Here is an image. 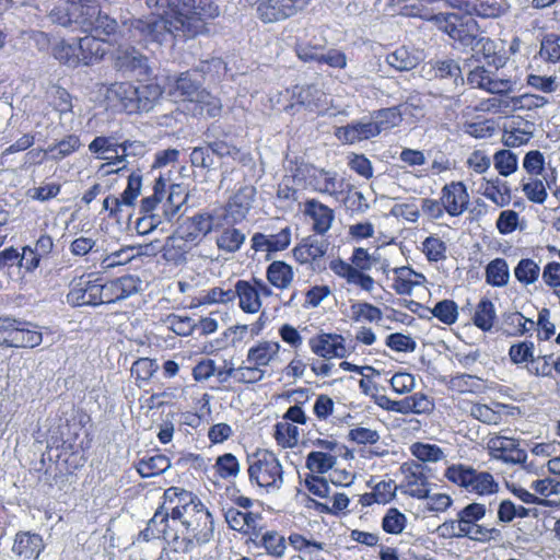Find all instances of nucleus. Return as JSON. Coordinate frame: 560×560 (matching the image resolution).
<instances>
[{"label":"nucleus","mask_w":560,"mask_h":560,"mask_svg":"<svg viewBox=\"0 0 560 560\" xmlns=\"http://www.w3.org/2000/svg\"><path fill=\"white\" fill-rule=\"evenodd\" d=\"M213 536L209 509L197 494L176 486L164 490L153 516L139 533L143 541L163 539L170 551L179 555L209 544Z\"/></svg>","instance_id":"obj_1"},{"label":"nucleus","mask_w":560,"mask_h":560,"mask_svg":"<svg viewBox=\"0 0 560 560\" xmlns=\"http://www.w3.org/2000/svg\"><path fill=\"white\" fill-rule=\"evenodd\" d=\"M213 536L209 509L197 494L176 486L164 490L153 516L139 533L143 541L163 539L170 551L179 555L209 544Z\"/></svg>","instance_id":"obj_2"},{"label":"nucleus","mask_w":560,"mask_h":560,"mask_svg":"<svg viewBox=\"0 0 560 560\" xmlns=\"http://www.w3.org/2000/svg\"><path fill=\"white\" fill-rule=\"evenodd\" d=\"M213 536L209 509L197 494L176 486L164 490L153 516L139 533L143 541L163 539L170 551L179 555L209 544Z\"/></svg>","instance_id":"obj_3"},{"label":"nucleus","mask_w":560,"mask_h":560,"mask_svg":"<svg viewBox=\"0 0 560 560\" xmlns=\"http://www.w3.org/2000/svg\"><path fill=\"white\" fill-rule=\"evenodd\" d=\"M154 13L135 19L130 26L145 43L172 45L207 32V24L219 15L213 0H144Z\"/></svg>","instance_id":"obj_4"},{"label":"nucleus","mask_w":560,"mask_h":560,"mask_svg":"<svg viewBox=\"0 0 560 560\" xmlns=\"http://www.w3.org/2000/svg\"><path fill=\"white\" fill-rule=\"evenodd\" d=\"M162 95L158 83L135 85L129 81L114 82L106 85L104 98L109 107L129 115L150 110Z\"/></svg>","instance_id":"obj_5"},{"label":"nucleus","mask_w":560,"mask_h":560,"mask_svg":"<svg viewBox=\"0 0 560 560\" xmlns=\"http://www.w3.org/2000/svg\"><path fill=\"white\" fill-rule=\"evenodd\" d=\"M247 475L252 486L267 493L280 490L284 482L283 466L275 452L257 448L247 455Z\"/></svg>","instance_id":"obj_6"},{"label":"nucleus","mask_w":560,"mask_h":560,"mask_svg":"<svg viewBox=\"0 0 560 560\" xmlns=\"http://www.w3.org/2000/svg\"><path fill=\"white\" fill-rule=\"evenodd\" d=\"M72 7H78L75 23L85 33H94L110 37L117 33L118 23L108 14L102 12L105 0H65Z\"/></svg>","instance_id":"obj_7"},{"label":"nucleus","mask_w":560,"mask_h":560,"mask_svg":"<svg viewBox=\"0 0 560 560\" xmlns=\"http://www.w3.org/2000/svg\"><path fill=\"white\" fill-rule=\"evenodd\" d=\"M103 277L97 272H85L69 283L67 302L73 307L100 306L104 304Z\"/></svg>","instance_id":"obj_8"},{"label":"nucleus","mask_w":560,"mask_h":560,"mask_svg":"<svg viewBox=\"0 0 560 560\" xmlns=\"http://www.w3.org/2000/svg\"><path fill=\"white\" fill-rule=\"evenodd\" d=\"M432 20L441 31L446 33L452 39L465 46L472 45L478 36V24L470 15L439 13L433 15Z\"/></svg>","instance_id":"obj_9"},{"label":"nucleus","mask_w":560,"mask_h":560,"mask_svg":"<svg viewBox=\"0 0 560 560\" xmlns=\"http://www.w3.org/2000/svg\"><path fill=\"white\" fill-rule=\"evenodd\" d=\"M399 470L402 480L399 485L400 491L413 499L423 500L429 498L431 483L429 481L430 468L415 459L404 462Z\"/></svg>","instance_id":"obj_10"},{"label":"nucleus","mask_w":560,"mask_h":560,"mask_svg":"<svg viewBox=\"0 0 560 560\" xmlns=\"http://www.w3.org/2000/svg\"><path fill=\"white\" fill-rule=\"evenodd\" d=\"M234 295L238 307L245 314H256L262 307V298L272 295V289L260 278L238 279L234 284Z\"/></svg>","instance_id":"obj_11"},{"label":"nucleus","mask_w":560,"mask_h":560,"mask_svg":"<svg viewBox=\"0 0 560 560\" xmlns=\"http://www.w3.org/2000/svg\"><path fill=\"white\" fill-rule=\"evenodd\" d=\"M213 220V214L206 211L187 217L178 225L176 230L177 236L173 238V243L176 241L184 242L188 249L198 246L212 231Z\"/></svg>","instance_id":"obj_12"},{"label":"nucleus","mask_w":560,"mask_h":560,"mask_svg":"<svg viewBox=\"0 0 560 560\" xmlns=\"http://www.w3.org/2000/svg\"><path fill=\"white\" fill-rule=\"evenodd\" d=\"M294 50L298 58L303 62L327 65L334 69H345L347 67L346 54L335 48L325 50L324 44L301 42L296 43Z\"/></svg>","instance_id":"obj_13"},{"label":"nucleus","mask_w":560,"mask_h":560,"mask_svg":"<svg viewBox=\"0 0 560 560\" xmlns=\"http://www.w3.org/2000/svg\"><path fill=\"white\" fill-rule=\"evenodd\" d=\"M311 0H258V19L264 23L287 20L302 11Z\"/></svg>","instance_id":"obj_14"},{"label":"nucleus","mask_w":560,"mask_h":560,"mask_svg":"<svg viewBox=\"0 0 560 560\" xmlns=\"http://www.w3.org/2000/svg\"><path fill=\"white\" fill-rule=\"evenodd\" d=\"M61 431L60 439L56 438L48 442L47 448L49 452H56L55 457L58 464H61L67 470L72 471L80 466H83L84 457L82 453L81 443H77L78 433H73V438L63 436Z\"/></svg>","instance_id":"obj_15"},{"label":"nucleus","mask_w":560,"mask_h":560,"mask_svg":"<svg viewBox=\"0 0 560 560\" xmlns=\"http://www.w3.org/2000/svg\"><path fill=\"white\" fill-rule=\"evenodd\" d=\"M288 544L298 553L299 560H330L331 553L324 541H319L308 535L291 532Z\"/></svg>","instance_id":"obj_16"},{"label":"nucleus","mask_w":560,"mask_h":560,"mask_svg":"<svg viewBox=\"0 0 560 560\" xmlns=\"http://www.w3.org/2000/svg\"><path fill=\"white\" fill-rule=\"evenodd\" d=\"M467 82L471 88L499 95H508L514 89V82L510 78H495L483 66H477L470 70Z\"/></svg>","instance_id":"obj_17"},{"label":"nucleus","mask_w":560,"mask_h":560,"mask_svg":"<svg viewBox=\"0 0 560 560\" xmlns=\"http://www.w3.org/2000/svg\"><path fill=\"white\" fill-rule=\"evenodd\" d=\"M535 124L522 116L509 117L502 127V143L506 148L527 144L534 136Z\"/></svg>","instance_id":"obj_18"},{"label":"nucleus","mask_w":560,"mask_h":560,"mask_svg":"<svg viewBox=\"0 0 560 560\" xmlns=\"http://www.w3.org/2000/svg\"><path fill=\"white\" fill-rule=\"evenodd\" d=\"M311 351L326 360L343 359L348 355L346 339L340 334L319 332L308 340Z\"/></svg>","instance_id":"obj_19"},{"label":"nucleus","mask_w":560,"mask_h":560,"mask_svg":"<svg viewBox=\"0 0 560 560\" xmlns=\"http://www.w3.org/2000/svg\"><path fill=\"white\" fill-rule=\"evenodd\" d=\"M254 196V188L237 189L223 207L222 221L228 225H235L245 220L252 208Z\"/></svg>","instance_id":"obj_20"},{"label":"nucleus","mask_w":560,"mask_h":560,"mask_svg":"<svg viewBox=\"0 0 560 560\" xmlns=\"http://www.w3.org/2000/svg\"><path fill=\"white\" fill-rule=\"evenodd\" d=\"M142 281L138 276L124 275L114 279L103 278L104 304H112L138 293Z\"/></svg>","instance_id":"obj_21"},{"label":"nucleus","mask_w":560,"mask_h":560,"mask_svg":"<svg viewBox=\"0 0 560 560\" xmlns=\"http://www.w3.org/2000/svg\"><path fill=\"white\" fill-rule=\"evenodd\" d=\"M142 186V177L140 174L132 172L128 177L127 187L119 197L107 196L103 201V209L108 211L109 217H119L122 207H131L140 195Z\"/></svg>","instance_id":"obj_22"},{"label":"nucleus","mask_w":560,"mask_h":560,"mask_svg":"<svg viewBox=\"0 0 560 560\" xmlns=\"http://www.w3.org/2000/svg\"><path fill=\"white\" fill-rule=\"evenodd\" d=\"M440 197L450 217L462 215L467 210L470 200L467 187L460 180L445 184L441 189Z\"/></svg>","instance_id":"obj_23"},{"label":"nucleus","mask_w":560,"mask_h":560,"mask_svg":"<svg viewBox=\"0 0 560 560\" xmlns=\"http://www.w3.org/2000/svg\"><path fill=\"white\" fill-rule=\"evenodd\" d=\"M291 242L292 230L290 226H285L276 234L254 233L250 238V247L256 253L265 252L271 255L288 249Z\"/></svg>","instance_id":"obj_24"},{"label":"nucleus","mask_w":560,"mask_h":560,"mask_svg":"<svg viewBox=\"0 0 560 560\" xmlns=\"http://www.w3.org/2000/svg\"><path fill=\"white\" fill-rule=\"evenodd\" d=\"M11 550L20 559L37 560L45 550V542L37 533L20 530L14 535Z\"/></svg>","instance_id":"obj_25"},{"label":"nucleus","mask_w":560,"mask_h":560,"mask_svg":"<svg viewBox=\"0 0 560 560\" xmlns=\"http://www.w3.org/2000/svg\"><path fill=\"white\" fill-rule=\"evenodd\" d=\"M101 35H89L79 39L80 65L90 66L104 59L110 51L113 43Z\"/></svg>","instance_id":"obj_26"},{"label":"nucleus","mask_w":560,"mask_h":560,"mask_svg":"<svg viewBox=\"0 0 560 560\" xmlns=\"http://www.w3.org/2000/svg\"><path fill=\"white\" fill-rule=\"evenodd\" d=\"M488 447L493 457L505 463L521 464L527 458V454L520 447L516 439L495 436L489 440Z\"/></svg>","instance_id":"obj_27"},{"label":"nucleus","mask_w":560,"mask_h":560,"mask_svg":"<svg viewBox=\"0 0 560 560\" xmlns=\"http://www.w3.org/2000/svg\"><path fill=\"white\" fill-rule=\"evenodd\" d=\"M114 66L121 72H138L145 75L150 73L148 58L132 46L117 48Z\"/></svg>","instance_id":"obj_28"},{"label":"nucleus","mask_w":560,"mask_h":560,"mask_svg":"<svg viewBox=\"0 0 560 560\" xmlns=\"http://www.w3.org/2000/svg\"><path fill=\"white\" fill-rule=\"evenodd\" d=\"M224 517L229 527L235 532L255 537H258L260 534V513L242 512L231 506L225 511Z\"/></svg>","instance_id":"obj_29"},{"label":"nucleus","mask_w":560,"mask_h":560,"mask_svg":"<svg viewBox=\"0 0 560 560\" xmlns=\"http://www.w3.org/2000/svg\"><path fill=\"white\" fill-rule=\"evenodd\" d=\"M329 268L336 276L345 279L348 284L357 285L366 292H371L374 289V279L353 267L351 261L348 262L341 258L332 259Z\"/></svg>","instance_id":"obj_30"},{"label":"nucleus","mask_w":560,"mask_h":560,"mask_svg":"<svg viewBox=\"0 0 560 560\" xmlns=\"http://www.w3.org/2000/svg\"><path fill=\"white\" fill-rule=\"evenodd\" d=\"M304 214L312 220V231L317 235L326 234L335 219L334 210L317 199L305 201Z\"/></svg>","instance_id":"obj_31"},{"label":"nucleus","mask_w":560,"mask_h":560,"mask_svg":"<svg viewBox=\"0 0 560 560\" xmlns=\"http://www.w3.org/2000/svg\"><path fill=\"white\" fill-rule=\"evenodd\" d=\"M326 252L327 245L324 242L314 236H307L293 247L292 256L300 265L314 266L324 258Z\"/></svg>","instance_id":"obj_32"},{"label":"nucleus","mask_w":560,"mask_h":560,"mask_svg":"<svg viewBox=\"0 0 560 560\" xmlns=\"http://www.w3.org/2000/svg\"><path fill=\"white\" fill-rule=\"evenodd\" d=\"M280 349L281 345L278 341L259 340L247 350L245 362L266 370L278 359Z\"/></svg>","instance_id":"obj_33"},{"label":"nucleus","mask_w":560,"mask_h":560,"mask_svg":"<svg viewBox=\"0 0 560 560\" xmlns=\"http://www.w3.org/2000/svg\"><path fill=\"white\" fill-rule=\"evenodd\" d=\"M294 276L293 267L284 260H273L266 268L267 284L280 291L291 287Z\"/></svg>","instance_id":"obj_34"},{"label":"nucleus","mask_w":560,"mask_h":560,"mask_svg":"<svg viewBox=\"0 0 560 560\" xmlns=\"http://www.w3.org/2000/svg\"><path fill=\"white\" fill-rule=\"evenodd\" d=\"M392 289L398 295H410L415 287L423 283L425 277L415 271L411 267L402 266L395 268Z\"/></svg>","instance_id":"obj_35"},{"label":"nucleus","mask_w":560,"mask_h":560,"mask_svg":"<svg viewBox=\"0 0 560 560\" xmlns=\"http://www.w3.org/2000/svg\"><path fill=\"white\" fill-rule=\"evenodd\" d=\"M12 343V348H35L43 341V334L37 326L26 323H15L14 332L11 335L9 340Z\"/></svg>","instance_id":"obj_36"},{"label":"nucleus","mask_w":560,"mask_h":560,"mask_svg":"<svg viewBox=\"0 0 560 560\" xmlns=\"http://www.w3.org/2000/svg\"><path fill=\"white\" fill-rule=\"evenodd\" d=\"M481 188V194L495 206L503 208L511 203L512 190L506 180L499 177L485 179Z\"/></svg>","instance_id":"obj_37"},{"label":"nucleus","mask_w":560,"mask_h":560,"mask_svg":"<svg viewBox=\"0 0 560 560\" xmlns=\"http://www.w3.org/2000/svg\"><path fill=\"white\" fill-rule=\"evenodd\" d=\"M446 387L451 392L458 394H482L487 389L483 378L467 373H458L450 377Z\"/></svg>","instance_id":"obj_38"},{"label":"nucleus","mask_w":560,"mask_h":560,"mask_svg":"<svg viewBox=\"0 0 560 560\" xmlns=\"http://www.w3.org/2000/svg\"><path fill=\"white\" fill-rule=\"evenodd\" d=\"M526 369L533 376L555 378L560 376V355L550 353L533 357Z\"/></svg>","instance_id":"obj_39"},{"label":"nucleus","mask_w":560,"mask_h":560,"mask_svg":"<svg viewBox=\"0 0 560 560\" xmlns=\"http://www.w3.org/2000/svg\"><path fill=\"white\" fill-rule=\"evenodd\" d=\"M499 486L493 476L488 471H478L472 468V474L468 477L465 490L477 495H490L498 492Z\"/></svg>","instance_id":"obj_40"},{"label":"nucleus","mask_w":560,"mask_h":560,"mask_svg":"<svg viewBox=\"0 0 560 560\" xmlns=\"http://www.w3.org/2000/svg\"><path fill=\"white\" fill-rule=\"evenodd\" d=\"M371 122H355L340 127L336 131V137L348 144H353L363 140L376 137Z\"/></svg>","instance_id":"obj_41"},{"label":"nucleus","mask_w":560,"mask_h":560,"mask_svg":"<svg viewBox=\"0 0 560 560\" xmlns=\"http://www.w3.org/2000/svg\"><path fill=\"white\" fill-rule=\"evenodd\" d=\"M235 301L234 287L233 288H221L213 287L208 290H203L199 296L192 300L191 306L199 307L203 305L214 304H229Z\"/></svg>","instance_id":"obj_42"},{"label":"nucleus","mask_w":560,"mask_h":560,"mask_svg":"<svg viewBox=\"0 0 560 560\" xmlns=\"http://www.w3.org/2000/svg\"><path fill=\"white\" fill-rule=\"evenodd\" d=\"M373 120L370 121L375 135L378 136L382 131L389 130L397 127L402 121V115L398 106L386 107L375 110L372 114Z\"/></svg>","instance_id":"obj_43"},{"label":"nucleus","mask_w":560,"mask_h":560,"mask_svg":"<svg viewBox=\"0 0 560 560\" xmlns=\"http://www.w3.org/2000/svg\"><path fill=\"white\" fill-rule=\"evenodd\" d=\"M495 319L497 313L493 302L488 298H482L475 308L472 316L474 325L487 332L493 328Z\"/></svg>","instance_id":"obj_44"},{"label":"nucleus","mask_w":560,"mask_h":560,"mask_svg":"<svg viewBox=\"0 0 560 560\" xmlns=\"http://www.w3.org/2000/svg\"><path fill=\"white\" fill-rule=\"evenodd\" d=\"M191 102L195 103V112L200 116L215 118L221 115V100L205 89H202Z\"/></svg>","instance_id":"obj_45"},{"label":"nucleus","mask_w":560,"mask_h":560,"mask_svg":"<svg viewBox=\"0 0 560 560\" xmlns=\"http://www.w3.org/2000/svg\"><path fill=\"white\" fill-rule=\"evenodd\" d=\"M52 57L59 61V63L72 68L80 66V50L79 43L71 44L66 39H60L51 47Z\"/></svg>","instance_id":"obj_46"},{"label":"nucleus","mask_w":560,"mask_h":560,"mask_svg":"<svg viewBox=\"0 0 560 560\" xmlns=\"http://www.w3.org/2000/svg\"><path fill=\"white\" fill-rule=\"evenodd\" d=\"M350 311L354 323L378 325L383 320L382 310L370 302H355L351 304Z\"/></svg>","instance_id":"obj_47"},{"label":"nucleus","mask_w":560,"mask_h":560,"mask_svg":"<svg viewBox=\"0 0 560 560\" xmlns=\"http://www.w3.org/2000/svg\"><path fill=\"white\" fill-rule=\"evenodd\" d=\"M257 546L270 557L282 558L287 551V539L278 530L271 529L261 534Z\"/></svg>","instance_id":"obj_48"},{"label":"nucleus","mask_w":560,"mask_h":560,"mask_svg":"<svg viewBox=\"0 0 560 560\" xmlns=\"http://www.w3.org/2000/svg\"><path fill=\"white\" fill-rule=\"evenodd\" d=\"M337 463V456L323 451L310 452L305 458V467L308 474L325 475L334 468Z\"/></svg>","instance_id":"obj_49"},{"label":"nucleus","mask_w":560,"mask_h":560,"mask_svg":"<svg viewBox=\"0 0 560 560\" xmlns=\"http://www.w3.org/2000/svg\"><path fill=\"white\" fill-rule=\"evenodd\" d=\"M170 467L171 460L166 455L154 454L142 458L137 465V470L141 477L149 478L166 471Z\"/></svg>","instance_id":"obj_50"},{"label":"nucleus","mask_w":560,"mask_h":560,"mask_svg":"<svg viewBox=\"0 0 560 560\" xmlns=\"http://www.w3.org/2000/svg\"><path fill=\"white\" fill-rule=\"evenodd\" d=\"M510 270L504 258H494L486 266V282L491 287H504L509 283Z\"/></svg>","instance_id":"obj_51"},{"label":"nucleus","mask_w":560,"mask_h":560,"mask_svg":"<svg viewBox=\"0 0 560 560\" xmlns=\"http://www.w3.org/2000/svg\"><path fill=\"white\" fill-rule=\"evenodd\" d=\"M300 432L295 424L281 420L275 424L273 439L282 448H293L299 443Z\"/></svg>","instance_id":"obj_52"},{"label":"nucleus","mask_w":560,"mask_h":560,"mask_svg":"<svg viewBox=\"0 0 560 560\" xmlns=\"http://www.w3.org/2000/svg\"><path fill=\"white\" fill-rule=\"evenodd\" d=\"M158 369L159 366L154 359L143 357L132 363L130 373L136 381V385L141 387L151 381Z\"/></svg>","instance_id":"obj_53"},{"label":"nucleus","mask_w":560,"mask_h":560,"mask_svg":"<svg viewBox=\"0 0 560 560\" xmlns=\"http://www.w3.org/2000/svg\"><path fill=\"white\" fill-rule=\"evenodd\" d=\"M486 505L478 502L469 503L457 512V518L460 524L462 532L471 530L480 520L486 515Z\"/></svg>","instance_id":"obj_54"},{"label":"nucleus","mask_w":560,"mask_h":560,"mask_svg":"<svg viewBox=\"0 0 560 560\" xmlns=\"http://www.w3.org/2000/svg\"><path fill=\"white\" fill-rule=\"evenodd\" d=\"M433 409V402L429 399V397L421 393H415L409 395L400 400V411L401 415L408 413H425L430 412Z\"/></svg>","instance_id":"obj_55"},{"label":"nucleus","mask_w":560,"mask_h":560,"mask_svg":"<svg viewBox=\"0 0 560 560\" xmlns=\"http://www.w3.org/2000/svg\"><path fill=\"white\" fill-rule=\"evenodd\" d=\"M244 242L245 234L234 225L224 229L215 241L218 248L226 253L237 252Z\"/></svg>","instance_id":"obj_56"},{"label":"nucleus","mask_w":560,"mask_h":560,"mask_svg":"<svg viewBox=\"0 0 560 560\" xmlns=\"http://www.w3.org/2000/svg\"><path fill=\"white\" fill-rule=\"evenodd\" d=\"M80 145L81 141L77 135H68L55 144L49 145L46 152L51 154L52 160L61 161L77 152Z\"/></svg>","instance_id":"obj_57"},{"label":"nucleus","mask_w":560,"mask_h":560,"mask_svg":"<svg viewBox=\"0 0 560 560\" xmlns=\"http://www.w3.org/2000/svg\"><path fill=\"white\" fill-rule=\"evenodd\" d=\"M139 255L138 250L133 246H122L117 250H114L105 255L101 259V266L103 269H110L118 266H124L130 262L133 258Z\"/></svg>","instance_id":"obj_58"},{"label":"nucleus","mask_w":560,"mask_h":560,"mask_svg":"<svg viewBox=\"0 0 560 560\" xmlns=\"http://www.w3.org/2000/svg\"><path fill=\"white\" fill-rule=\"evenodd\" d=\"M422 253L430 262H438L446 259L447 245L435 235H430L422 242Z\"/></svg>","instance_id":"obj_59"},{"label":"nucleus","mask_w":560,"mask_h":560,"mask_svg":"<svg viewBox=\"0 0 560 560\" xmlns=\"http://www.w3.org/2000/svg\"><path fill=\"white\" fill-rule=\"evenodd\" d=\"M410 453L423 465L428 462L436 463L444 457V452L439 445L422 442L413 443Z\"/></svg>","instance_id":"obj_60"},{"label":"nucleus","mask_w":560,"mask_h":560,"mask_svg":"<svg viewBox=\"0 0 560 560\" xmlns=\"http://www.w3.org/2000/svg\"><path fill=\"white\" fill-rule=\"evenodd\" d=\"M540 268L532 258H522L514 268V276L524 285L536 282L539 278Z\"/></svg>","instance_id":"obj_61"},{"label":"nucleus","mask_w":560,"mask_h":560,"mask_svg":"<svg viewBox=\"0 0 560 560\" xmlns=\"http://www.w3.org/2000/svg\"><path fill=\"white\" fill-rule=\"evenodd\" d=\"M381 526L386 534L399 535L407 526V517L397 508H389L382 518Z\"/></svg>","instance_id":"obj_62"},{"label":"nucleus","mask_w":560,"mask_h":560,"mask_svg":"<svg viewBox=\"0 0 560 560\" xmlns=\"http://www.w3.org/2000/svg\"><path fill=\"white\" fill-rule=\"evenodd\" d=\"M522 191L528 201L537 205H542L547 197L548 192L546 189V185L541 179L536 177H530L527 182L522 179Z\"/></svg>","instance_id":"obj_63"},{"label":"nucleus","mask_w":560,"mask_h":560,"mask_svg":"<svg viewBox=\"0 0 560 560\" xmlns=\"http://www.w3.org/2000/svg\"><path fill=\"white\" fill-rule=\"evenodd\" d=\"M432 315L445 325H453L458 318V305L455 301L445 299L438 302L431 310Z\"/></svg>","instance_id":"obj_64"}]
</instances>
